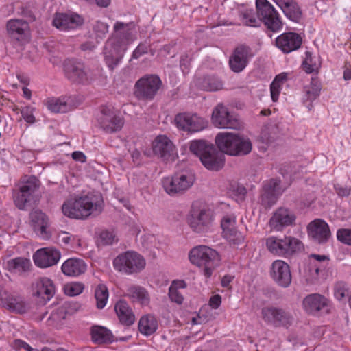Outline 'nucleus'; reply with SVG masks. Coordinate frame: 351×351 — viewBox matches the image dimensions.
Returning <instances> with one entry per match:
<instances>
[{"label": "nucleus", "mask_w": 351, "mask_h": 351, "mask_svg": "<svg viewBox=\"0 0 351 351\" xmlns=\"http://www.w3.org/2000/svg\"><path fill=\"white\" fill-rule=\"evenodd\" d=\"M215 141L223 153L230 156H243L252 149L251 140L240 133L219 132L216 135Z\"/></svg>", "instance_id": "nucleus-2"}, {"label": "nucleus", "mask_w": 351, "mask_h": 351, "mask_svg": "<svg viewBox=\"0 0 351 351\" xmlns=\"http://www.w3.org/2000/svg\"><path fill=\"white\" fill-rule=\"evenodd\" d=\"M169 296L172 302L178 304H181L183 302L184 298L182 295L173 286H171L169 289Z\"/></svg>", "instance_id": "nucleus-59"}, {"label": "nucleus", "mask_w": 351, "mask_h": 351, "mask_svg": "<svg viewBox=\"0 0 351 351\" xmlns=\"http://www.w3.org/2000/svg\"><path fill=\"white\" fill-rule=\"evenodd\" d=\"M17 14L25 19H27L29 21H35V16L32 12V10L30 9L29 6L27 5H21L17 9Z\"/></svg>", "instance_id": "nucleus-58"}, {"label": "nucleus", "mask_w": 351, "mask_h": 351, "mask_svg": "<svg viewBox=\"0 0 351 351\" xmlns=\"http://www.w3.org/2000/svg\"><path fill=\"white\" fill-rule=\"evenodd\" d=\"M295 220L296 216L293 210L280 207L274 213L269 220V226L277 231H281L286 227L294 225Z\"/></svg>", "instance_id": "nucleus-21"}, {"label": "nucleus", "mask_w": 351, "mask_h": 351, "mask_svg": "<svg viewBox=\"0 0 351 351\" xmlns=\"http://www.w3.org/2000/svg\"><path fill=\"white\" fill-rule=\"evenodd\" d=\"M100 125L103 130L108 133L119 131L123 126V118L108 108L101 110Z\"/></svg>", "instance_id": "nucleus-25"}, {"label": "nucleus", "mask_w": 351, "mask_h": 351, "mask_svg": "<svg viewBox=\"0 0 351 351\" xmlns=\"http://www.w3.org/2000/svg\"><path fill=\"white\" fill-rule=\"evenodd\" d=\"M6 29L10 38L20 44L28 40L29 27L28 22L23 19H10L6 23Z\"/></svg>", "instance_id": "nucleus-20"}, {"label": "nucleus", "mask_w": 351, "mask_h": 351, "mask_svg": "<svg viewBox=\"0 0 351 351\" xmlns=\"http://www.w3.org/2000/svg\"><path fill=\"white\" fill-rule=\"evenodd\" d=\"M47 108L52 112L65 113L70 109V106L64 98H49L46 101Z\"/></svg>", "instance_id": "nucleus-45"}, {"label": "nucleus", "mask_w": 351, "mask_h": 351, "mask_svg": "<svg viewBox=\"0 0 351 351\" xmlns=\"http://www.w3.org/2000/svg\"><path fill=\"white\" fill-rule=\"evenodd\" d=\"M346 289L343 284H338L335 289V296L339 300L343 298L346 295Z\"/></svg>", "instance_id": "nucleus-62"}, {"label": "nucleus", "mask_w": 351, "mask_h": 351, "mask_svg": "<svg viewBox=\"0 0 351 351\" xmlns=\"http://www.w3.org/2000/svg\"><path fill=\"white\" fill-rule=\"evenodd\" d=\"M63 65L66 77L73 84H89L99 75L98 69H90L76 59H66Z\"/></svg>", "instance_id": "nucleus-4"}, {"label": "nucleus", "mask_w": 351, "mask_h": 351, "mask_svg": "<svg viewBox=\"0 0 351 351\" xmlns=\"http://www.w3.org/2000/svg\"><path fill=\"white\" fill-rule=\"evenodd\" d=\"M261 317L268 325L276 328L284 327L288 328L291 326L293 317L286 309L272 305L264 306L261 309Z\"/></svg>", "instance_id": "nucleus-11"}, {"label": "nucleus", "mask_w": 351, "mask_h": 351, "mask_svg": "<svg viewBox=\"0 0 351 351\" xmlns=\"http://www.w3.org/2000/svg\"><path fill=\"white\" fill-rule=\"evenodd\" d=\"M149 45L146 42H141L134 50L132 58L134 59H138L141 56L147 53Z\"/></svg>", "instance_id": "nucleus-57"}, {"label": "nucleus", "mask_w": 351, "mask_h": 351, "mask_svg": "<svg viewBox=\"0 0 351 351\" xmlns=\"http://www.w3.org/2000/svg\"><path fill=\"white\" fill-rule=\"evenodd\" d=\"M158 326L156 318L151 314H147L141 317L138 327L141 334L150 336L156 331Z\"/></svg>", "instance_id": "nucleus-40"}, {"label": "nucleus", "mask_w": 351, "mask_h": 351, "mask_svg": "<svg viewBox=\"0 0 351 351\" xmlns=\"http://www.w3.org/2000/svg\"><path fill=\"white\" fill-rule=\"evenodd\" d=\"M280 84H277V80H274L270 85L271 97L273 101H276L278 99V96L280 92Z\"/></svg>", "instance_id": "nucleus-60"}, {"label": "nucleus", "mask_w": 351, "mask_h": 351, "mask_svg": "<svg viewBox=\"0 0 351 351\" xmlns=\"http://www.w3.org/2000/svg\"><path fill=\"white\" fill-rule=\"evenodd\" d=\"M195 180V175L192 172L182 171L176 173L171 177L165 178L162 186L169 195H182L193 185Z\"/></svg>", "instance_id": "nucleus-6"}, {"label": "nucleus", "mask_w": 351, "mask_h": 351, "mask_svg": "<svg viewBox=\"0 0 351 351\" xmlns=\"http://www.w3.org/2000/svg\"><path fill=\"white\" fill-rule=\"evenodd\" d=\"M34 290V295L40 298L46 303L53 296L55 286L51 279L43 277L36 280Z\"/></svg>", "instance_id": "nucleus-29"}, {"label": "nucleus", "mask_w": 351, "mask_h": 351, "mask_svg": "<svg viewBox=\"0 0 351 351\" xmlns=\"http://www.w3.org/2000/svg\"><path fill=\"white\" fill-rule=\"evenodd\" d=\"M320 90V84L316 79L313 78H312L310 85L304 87L306 99L309 101L315 100L319 96Z\"/></svg>", "instance_id": "nucleus-47"}, {"label": "nucleus", "mask_w": 351, "mask_h": 351, "mask_svg": "<svg viewBox=\"0 0 351 351\" xmlns=\"http://www.w3.org/2000/svg\"><path fill=\"white\" fill-rule=\"evenodd\" d=\"M231 187L232 188L233 191L235 192V194L241 199L243 198L247 193V190L243 185H232Z\"/></svg>", "instance_id": "nucleus-64"}, {"label": "nucleus", "mask_w": 351, "mask_h": 351, "mask_svg": "<svg viewBox=\"0 0 351 351\" xmlns=\"http://www.w3.org/2000/svg\"><path fill=\"white\" fill-rule=\"evenodd\" d=\"M213 222L214 213L208 208L193 207L188 217L189 227L197 234H206L211 232Z\"/></svg>", "instance_id": "nucleus-9"}, {"label": "nucleus", "mask_w": 351, "mask_h": 351, "mask_svg": "<svg viewBox=\"0 0 351 351\" xmlns=\"http://www.w3.org/2000/svg\"><path fill=\"white\" fill-rule=\"evenodd\" d=\"M337 239L341 243L351 246V229H339L337 232Z\"/></svg>", "instance_id": "nucleus-52"}, {"label": "nucleus", "mask_w": 351, "mask_h": 351, "mask_svg": "<svg viewBox=\"0 0 351 351\" xmlns=\"http://www.w3.org/2000/svg\"><path fill=\"white\" fill-rule=\"evenodd\" d=\"M103 207L104 201L101 195L88 193L65 201L62 206V211L69 218L86 219L90 215L100 214Z\"/></svg>", "instance_id": "nucleus-1"}, {"label": "nucleus", "mask_w": 351, "mask_h": 351, "mask_svg": "<svg viewBox=\"0 0 351 351\" xmlns=\"http://www.w3.org/2000/svg\"><path fill=\"white\" fill-rule=\"evenodd\" d=\"M197 85L199 88L202 90L214 92L221 90L223 83L219 77L208 75L199 78Z\"/></svg>", "instance_id": "nucleus-37"}, {"label": "nucleus", "mask_w": 351, "mask_h": 351, "mask_svg": "<svg viewBox=\"0 0 351 351\" xmlns=\"http://www.w3.org/2000/svg\"><path fill=\"white\" fill-rule=\"evenodd\" d=\"M114 32L108 39V46H117L128 49L130 43L136 40V25L134 22L123 23L117 21L113 27Z\"/></svg>", "instance_id": "nucleus-7"}, {"label": "nucleus", "mask_w": 351, "mask_h": 351, "mask_svg": "<svg viewBox=\"0 0 351 351\" xmlns=\"http://www.w3.org/2000/svg\"><path fill=\"white\" fill-rule=\"evenodd\" d=\"M282 10L284 15L292 22L300 23L303 19L301 7L295 0H271Z\"/></svg>", "instance_id": "nucleus-26"}, {"label": "nucleus", "mask_w": 351, "mask_h": 351, "mask_svg": "<svg viewBox=\"0 0 351 351\" xmlns=\"http://www.w3.org/2000/svg\"><path fill=\"white\" fill-rule=\"evenodd\" d=\"M31 262L23 257H16L4 263V268L11 273L21 274L29 270Z\"/></svg>", "instance_id": "nucleus-36"}, {"label": "nucleus", "mask_w": 351, "mask_h": 351, "mask_svg": "<svg viewBox=\"0 0 351 351\" xmlns=\"http://www.w3.org/2000/svg\"><path fill=\"white\" fill-rule=\"evenodd\" d=\"M100 240L103 245H112L117 241L116 235L113 232L109 230H103L100 234Z\"/></svg>", "instance_id": "nucleus-56"}, {"label": "nucleus", "mask_w": 351, "mask_h": 351, "mask_svg": "<svg viewBox=\"0 0 351 351\" xmlns=\"http://www.w3.org/2000/svg\"><path fill=\"white\" fill-rule=\"evenodd\" d=\"M38 187L39 180L35 176H30L14 196L16 206L20 210L25 209L33 200V195Z\"/></svg>", "instance_id": "nucleus-15"}, {"label": "nucleus", "mask_w": 351, "mask_h": 351, "mask_svg": "<svg viewBox=\"0 0 351 351\" xmlns=\"http://www.w3.org/2000/svg\"><path fill=\"white\" fill-rule=\"evenodd\" d=\"M214 150H210L209 154H206L202 158V164L205 168L211 171H219L222 169L225 162V156L219 148L213 145Z\"/></svg>", "instance_id": "nucleus-28"}, {"label": "nucleus", "mask_w": 351, "mask_h": 351, "mask_svg": "<svg viewBox=\"0 0 351 351\" xmlns=\"http://www.w3.org/2000/svg\"><path fill=\"white\" fill-rule=\"evenodd\" d=\"M109 26L106 23L101 21H95L93 25V31L96 39L102 40L108 32Z\"/></svg>", "instance_id": "nucleus-48"}, {"label": "nucleus", "mask_w": 351, "mask_h": 351, "mask_svg": "<svg viewBox=\"0 0 351 351\" xmlns=\"http://www.w3.org/2000/svg\"><path fill=\"white\" fill-rule=\"evenodd\" d=\"M256 8L257 16L267 32H278L282 29L283 23L279 13L267 0H256Z\"/></svg>", "instance_id": "nucleus-8"}, {"label": "nucleus", "mask_w": 351, "mask_h": 351, "mask_svg": "<svg viewBox=\"0 0 351 351\" xmlns=\"http://www.w3.org/2000/svg\"><path fill=\"white\" fill-rule=\"evenodd\" d=\"M90 333L93 341L98 344L110 343L114 341L111 331L104 326H92Z\"/></svg>", "instance_id": "nucleus-38"}, {"label": "nucleus", "mask_w": 351, "mask_h": 351, "mask_svg": "<svg viewBox=\"0 0 351 351\" xmlns=\"http://www.w3.org/2000/svg\"><path fill=\"white\" fill-rule=\"evenodd\" d=\"M38 187L39 180L35 176H30L14 196L16 206L20 210L25 209L33 200V195Z\"/></svg>", "instance_id": "nucleus-14"}, {"label": "nucleus", "mask_w": 351, "mask_h": 351, "mask_svg": "<svg viewBox=\"0 0 351 351\" xmlns=\"http://www.w3.org/2000/svg\"><path fill=\"white\" fill-rule=\"evenodd\" d=\"M213 144L205 140H193L189 143V150L191 153L198 156L200 161L203 156L209 154L210 150L213 149Z\"/></svg>", "instance_id": "nucleus-43"}, {"label": "nucleus", "mask_w": 351, "mask_h": 351, "mask_svg": "<svg viewBox=\"0 0 351 351\" xmlns=\"http://www.w3.org/2000/svg\"><path fill=\"white\" fill-rule=\"evenodd\" d=\"M280 182L278 178H271L264 183L261 204L265 208H270L275 204L279 196L286 189L287 186H281Z\"/></svg>", "instance_id": "nucleus-18"}, {"label": "nucleus", "mask_w": 351, "mask_h": 351, "mask_svg": "<svg viewBox=\"0 0 351 351\" xmlns=\"http://www.w3.org/2000/svg\"><path fill=\"white\" fill-rule=\"evenodd\" d=\"M270 276L273 280L281 287L287 288L291 285L292 277L290 267L282 260L273 262Z\"/></svg>", "instance_id": "nucleus-19"}, {"label": "nucleus", "mask_w": 351, "mask_h": 351, "mask_svg": "<svg viewBox=\"0 0 351 351\" xmlns=\"http://www.w3.org/2000/svg\"><path fill=\"white\" fill-rule=\"evenodd\" d=\"M174 122L178 129L190 133L202 131L208 126V121L196 113H178L175 117Z\"/></svg>", "instance_id": "nucleus-13"}, {"label": "nucleus", "mask_w": 351, "mask_h": 351, "mask_svg": "<svg viewBox=\"0 0 351 351\" xmlns=\"http://www.w3.org/2000/svg\"><path fill=\"white\" fill-rule=\"evenodd\" d=\"M114 311L120 322L125 326H131L135 321V315L128 304L122 300H119L115 306Z\"/></svg>", "instance_id": "nucleus-33"}, {"label": "nucleus", "mask_w": 351, "mask_h": 351, "mask_svg": "<svg viewBox=\"0 0 351 351\" xmlns=\"http://www.w3.org/2000/svg\"><path fill=\"white\" fill-rule=\"evenodd\" d=\"M211 121L218 128L239 130L242 126L237 115L230 112L223 104H219L213 108Z\"/></svg>", "instance_id": "nucleus-12"}, {"label": "nucleus", "mask_w": 351, "mask_h": 351, "mask_svg": "<svg viewBox=\"0 0 351 351\" xmlns=\"http://www.w3.org/2000/svg\"><path fill=\"white\" fill-rule=\"evenodd\" d=\"M35 108L30 106H25L21 109V114L23 119L28 123H34L36 118L34 115Z\"/></svg>", "instance_id": "nucleus-54"}, {"label": "nucleus", "mask_w": 351, "mask_h": 351, "mask_svg": "<svg viewBox=\"0 0 351 351\" xmlns=\"http://www.w3.org/2000/svg\"><path fill=\"white\" fill-rule=\"evenodd\" d=\"M321 66L318 57L313 56L309 51L305 53V58L302 64L303 70L306 73H317Z\"/></svg>", "instance_id": "nucleus-44"}, {"label": "nucleus", "mask_w": 351, "mask_h": 351, "mask_svg": "<svg viewBox=\"0 0 351 351\" xmlns=\"http://www.w3.org/2000/svg\"><path fill=\"white\" fill-rule=\"evenodd\" d=\"M308 236L316 243L324 244L328 241L331 232L328 224L323 219L312 221L307 226Z\"/></svg>", "instance_id": "nucleus-22"}, {"label": "nucleus", "mask_w": 351, "mask_h": 351, "mask_svg": "<svg viewBox=\"0 0 351 351\" xmlns=\"http://www.w3.org/2000/svg\"><path fill=\"white\" fill-rule=\"evenodd\" d=\"M13 347L15 349H24L27 351H39L38 349L32 348L27 342L21 339H15L13 342Z\"/></svg>", "instance_id": "nucleus-61"}, {"label": "nucleus", "mask_w": 351, "mask_h": 351, "mask_svg": "<svg viewBox=\"0 0 351 351\" xmlns=\"http://www.w3.org/2000/svg\"><path fill=\"white\" fill-rule=\"evenodd\" d=\"M69 304L64 303V304L53 309L47 319L48 325L56 328L61 326L69 313Z\"/></svg>", "instance_id": "nucleus-41"}, {"label": "nucleus", "mask_w": 351, "mask_h": 351, "mask_svg": "<svg viewBox=\"0 0 351 351\" xmlns=\"http://www.w3.org/2000/svg\"><path fill=\"white\" fill-rule=\"evenodd\" d=\"M60 252L53 248L40 249L33 256L36 265L46 268L57 264L60 258Z\"/></svg>", "instance_id": "nucleus-27"}, {"label": "nucleus", "mask_w": 351, "mask_h": 351, "mask_svg": "<svg viewBox=\"0 0 351 351\" xmlns=\"http://www.w3.org/2000/svg\"><path fill=\"white\" fill-rule=\"evenodd\" d=\"M87 265L84 260L71 258L65 261L61 267L63 274L68 276L77 277L86 271Z\"/></svg>", "instance_id": "nucleus-30"}, {"label": "nucleus", "mask_w": 351, "mask_h": 351, "mask_svg": "<svg viewBox=\"0 0 351 351\" xmlns=\"http://www.w3.org/2000/svg\"><path fill=\"white\" fill-rule=\"evenodd\" d=\"M241 21L245 25L256 27L257 26L258 21L252 10H246L241 12L239 14Z\"/></svg>", "instance_id": "nucleus-49"}, {"label": "nucleus", "mask_w": 351, "mask_h": 351, "mask_svg": "<svg viewBox=\"0 0 351 351\" xmlns=\"http://www.w3.org/2000/svg\"><path fill=\"white\" fill-rule=\"evenodd\" d=\"M252 56L250 46L245 44L238 45L229 58L228 64L230 70L234 73H241L246 68Z\"/></svg>", "instance_id": "nucleus-16"}, {"label": "nucleus", "mask_w": 351, "mask_h": 351, "mask_svg": "<svg viewBox=\"0 0 351 351\" xmlns=\"http://www.w3.org/2000/svg\"><path fill=\"white\" fill-rule=\"evenodd\" d=\"M84 285L82 282H73L67 285L64 288V291L69 296H76L82 293Z\"/></svg>", "instance_id": "nucleus-51"}, {"label": "nucleus", "mask_w": 351, "mask_h": 351, "mask_svg": "<svg viewBox=\"0 0 351 351\" xmlns=\"http://www.w3.org/2000/svg\"><path fill=\"white\" fill-rule=\"evenodd\" d=\"M162 82L156 74H147L138 79L135 84V95L139 99H154L161 88Z\"/></svg>", "instance_id": "nucleus-10"}, {"label": "nucleus", "mask_w": 351, "mask_h": 351, "mask_svg": "<svg viewBox=\"0 0 351 351\" xmlns=\"http://www.w3.org/2000/svg\"><path fill=\"white\" fill-rule=\"evenodd\" d=\"M125 295L132 302L147 306L150 302L148 291L143 287L132 285L127 288Z\"/></svg>", "instance_id": "nucleus-31"}, {"label": "nucleus", "mask_w": 351, "mask_h": 351, "mask_svg": "<svg viewBox=\"0 0 351 351\" xmlns=\"http://www.w3.org/2000/svg\"><path fill=\"white\" fill-rule=\"evenodd\" d=\"M146 265L144 257L135 251H126L119 254L113 261L114 269L123 274L131 275L141 272Z\"/></svg>", "instance_id": "nucleus-5"}, {"label": "nucleus", "mask_w": 351, "mask_h": 351, "mask_svg": "<svg viewBox=\"0 0 351 351\" xmlns=\"http://www.w3.org/2000/svg\"><path fill=\"white\" fill-rule=\"evenodd\" d=\"M235 218L230 215H226L221 221V226L223 230V235L235 228Z\"/></svg>", "instance_id": "nucleus-53"}, {"label": "nucleus", "mask_w": 351, "mask_h": 351, "mask_svg": "<svg viewBox=\"0 0 351 351\" xmlns=\"http://www.w3.org/2000/svg\"><path fill=\"white\" fill-rule=\"evenodd\" d=\"M31 219L34 224V228L36 231H39L40 236L43 239L49 237L47 228L49 226V219L47 216L40 210H36L31 213Z\"/></svg>", "instance_id": "nucleus-35"}, {"label": "nucleus", "mask_w": 351, "mask_h": 351, "mask_svg": "<svg viewBox=\"0 0 351 351\" xmlns=\"http://www.w3.org/2000/svg\"><path fill=\"white\" fill-rule=\"evenodd\" d=\"M266 246L272 254L278 256L288 254L287 237L280 239L276 237H270L266 240Z\"/></svg>", "instance_id": "nucleus-39"}, {"label": "nucleus", "mask_w": 351, "mask_h": 351, "mask_svg": "<svg viewBox=\"0 0 351 351\" xmlns=\"http://www.w3.org/2000/svg\"><path fill=\"white\" fill-rule=\"evenodd\" d=\"M112 49L105 52L104 60L108 67L113 70L121 61L126 49L117 46H111Z\"/></svg>", "instance_id": "nucleus-42"}, {"label": "nucleus", "mask_w": 351, "mask_h": 351, "mask_svg": "<svg viewBox=\"0 0 351 351\" xmlns=\"http://www.w3.org/2000/svg\"><path fill=\"white\" fill-rule=\"evenodd\" d=\"M221 304V296L219 294L214 295L209 300V305L213 309L218 308Z\"/></svg>", "instance_id": "nucleus-63"}, {"label": "nucleus", "mask_w": 351, "mask_h": 351, "mask_svg": "<svg viewBox=\"0 0 351 351\" xmlns=\"http://www.w3.org/2000/svg\"><path fill=\"white\" fill-rule=\"evenodd\" d=\"M276 46L284 53H289L298 49L302 43V37L295 32H285L279 35L275 40Z\"/></svg>", "instance_id": "nucleus-23"}, {"label": "nucleus", "mask_w": 351, "mask_h": 351, "mask_svg": "<svg viewBox=\"0 0 351 351\" xmlns=\"http://www.w3.org/2000/svg\"><path fill=\"white\" fill-rule=\"evenodd\" d=\"M223 237L233 245H239L244 241V237L236 228L223 235Z\"/></svg>", "instance_id": "nucleus-50"}, {"label": "nucleus", "mask_w": 351, "mask_h": 351, "mask_svg": "<svg viewBox=\"0 0 351 351\" xmlns=\"http://www.w3.org/2000/svg\"><path fill=\"white\" fill-rule=\"evenodd\" d=\"M94 296L96 300V306L98 309H103L106 304L109 296L107 287L104 284H99L95 287Z\"/></svg>", "instance_id": "nucleus-46"}, {"label": "nucleus", "mask_w": 351, "mask_h": 351, "mask_svg": "<svg viewBox=\"0 0 351 351\" xmlns=\"http://www.w3.org/2000/svg\"><path fill=\"white\" fill-rule=\"evenodd\" d=\"M84 23V19L77 14L58 13L53 20V25L60 31L75 29Z\"/></svg>", "instance_id": "nucleus-24"}, {"label": "nucleus", "mask_w": 351, "mask_h": 351, "mask_svg": "<svg viewBox=\"0 0 351 351\" xmlns=\"http://www.w3.org/2000/svg\"><path fill=\"white\" fill-rule=\"evenodd\" d=\"M327 299L318 293L310 294L303 300V306L308 313L319 311L327 305Z\"/></svg>", "instance_id": "nucleus-34"}, {"label": "nucleus", "mask_w": 351, "mask_h": 351, "mask_svg": "<svg viewBox=\"0 0 351 351\" xmlns=\"http://www.w3.org/2000/svg\"><path fill=\"white\" fill-rule=\"evenodd\" d=\"M1 300L7 308L16 313H25L29 308L25 300L19 295L5 294L1 296Z\"/></svg>", "instance_id": "nucleus-32"}, {"label": "nucleus", "mask_w": 351, "mask_h": 351, "mask_svg": "<svg viewBox=\"0 0 351 351\" xmlns=\"http://www.w3.org/2000/svg\"><path fill=\"white\" fill-rule=\"evenodd\" d=\"M189 258L193 265L203 269L202 272L209 278L214 269L219 265V253L206 245H198L192 248L189 253Z\"/></svg>", "instance_id": "nucleus-3"}, {"label": "nucleus", "mask_w": 351, "mask_h": 351, "mask_svg": "<svg viewBox=\"0 0 351 351\" xmlns=\"http://www.w3.org/2000/svg\"><path fill=\"white\" fill-rule=\"evenodd\" d=\"M287 245L288 254L300 250L303 247L302 243L299 239L293 237H287Z\"/></svg>", "instance_id": "nucleus-55"}, {"label": "nucleus", "mask_w": 351, "mask_h": 351, "mask_svg": "<svg viewBox=\"0 0 351 351\" xmlns=\"http://www.w3.org/2000/svg\"><path fill=\"white\" fill-rule=\"evenodd\" d=\"M152 149L156 156L165 162H172L178 156L176 147L166 136H157L152 143Z\"/></svg>", "instance_id": "nucleus-17"}]
</instances>
